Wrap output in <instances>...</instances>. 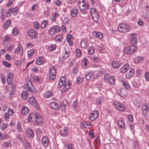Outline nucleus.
Here are the masks:
<instances>
[{"instance_id": "bf43d9fd", "label": "nucleus", "mask_w": 149, "mask_h": 149, "mask_svg": "<svg viewBox=\"0 0 149 149\" xmlns=\"http://www.w3.org/2000/svg\"><path fill=\"white\" fill-rule=\"evenodd\" d=\"M2 63L5 66L8 68L11 65L10 63L6 61H3Z\"/></svg>"}, {"instance_id": "09e8293b", "label": "nucleus", "mask_w": 149, "mask_h": 149, "mask_svg": "<svg viewBox=\"0 0 149 149\" xmlns=\"http://www.w3.org/2000/svg\"><path fill=\"white\" fill-rule=\"evenodd\" d=\"M88 62V60L86 58H84L82 60V63L84 65L85 67H86L87 63Z\"/></svg>"}, {"instance_id": "393cba45", "label": "nucleus", "mask_w": 149, "mask_h": 149, "mask_svg": "<svg viewBox=\"0 0 149 149\" xmlns=\"http://www.w3.org/2000/svg\"><path fill=\"white\" fill-rule=\"evenodd\" d=\"M131 43L132 44H136L137 43L136 36L135 35L133 34L132 35L130 38Z\"/></svg>"}, {"instance_id": "f257e3e1", "label": "nucleus", "mask_w": 149, "mask_h": 149, "mask_svg": "<svg viewBox=\"0 0 149 149\" xmlns=\"http://www.w3.org/2000/svg\"><path fill=\"white\" fill-rule=\"evenodd\" d=\"M29 122H33L36 125H41L42 124V119L40 115L37 112L34 111L29 114L28 118Z\"/></svg>"}, {"instance_id": "79ce46f5", "label": "nucleus", "mask_w": 149, "mask_h": 149, "mask_svg": "<svg viewBox=\"0 0 149 149\" xmlns=\"http://www.w3.org/2000/svg\"><path fill=\"white\" fill-rule=\"evenodd\" d=\"M28 93L27 91H24L21 94V96L22 98L24 100L26 99Z\"/></svg>"}, {"instance_id": "e433bc0d", "label": "nucleus", "mask_w": 149, "mask_h": 149, "mask_svg": "<svg viewBox=\"0 0 149 149\" xmlns=\"http://www.w3.org/2000/svg\"><path fill=\"white\" fill-rule=\"evenodd\" d=\"M70 52L69 50H67L65 49V52L63 54V58H65L69 56Z\"/></svg>"}, {"instance_id": "7ed1b4c3", "label": "nucleus", "mask_w": 149, "mask_h": 149, "mask_svg": "<svg viewBox=\"0 0 149 149\" xmlns=\"http://www.w3.org/2000/svg\"><path fill=\"white\" fill-rule=\"evenodd\" d=\"M118 29L120 32L125 33L129 31L130 27L127 24L125 23L120 24L118 26Z\"/></svg>"}, {"instance_id": "2f4dec72", "label": "nucleus", "mask_w": 149, "mask_h": 149, "mask_svg": "<svg viewBox=\"0 0 149 149\" xmlns=\"http://www.w3.org/2000/svg\"><path fill=\"white\" fill-rule=\"evenodd\" d=\"M36 62L38 65H42L43 63V57L42 56L38 57L36 60Z\"/></svg>"}, {"instance_id": "6e6552de", "label": "nucleus", "mask_w": 149, "mask_h": 149, "mask_svg": "<svg viewBox=\"0 0 149 149\" xmlns=\"http://www.w3.org/2000/svg\"><path fill=\"white\" fill-rule=\"evenodd\" d=\"M114 105L118 110L121 111H124L125 109V106L122 103H120L117 101L114 102Z\"/></svg>"}, {"instance_id": "3c124183", "label": "nucleus", "mask_w": 149, "mask_h": 149, "mask_svg": "<svg viewBox=\"0 0 149 149\" xmlns=\"http://www.w3.org/2000/svg\"><path fill=\"white\" fill-rule=\"evenodd\" d=\"M21 123L19 122H18L17 123V130L19 132L22 130V127L21 125Z\"/></svg>"}, {"instance_id": "6e6d98bb", "label": "nucleus", "mask_w": 149, "mask_h": 149, "mask_svg": "<svg viewBox=\"0 0 149 149\" xmlns=\"http://www.w3.org/2000/svg\"><path fill=\"white\" fill-rule=\"evenodd\" d=\"M12 8H10L7 11L6 13V15L7 17H9L12 14Z\"/></svg>"}, {"instance_id": "a19ab883", "label": "nucleus", "mask_w": 149, "mask_h": 149, "mask_svg": "<svg viewBox=\"0 0 149 149\" xmlns=\"http://www.w3.org/2000/svg\"><path fill=\"white\" fill-rule=\"evenodd\" d=\"M88 52L89 54L92 55L94 52V48L93 46L88 47Z\"/></svg>"}, {"instance_id": "9d476101", "label": "nucleus", "mask_w": 149, "mask_h": 149, "mask_svg": "<svg viewBox=\"0 0 149 149\" xmlns=\"http://www.w3.org/2000/svg\"><path fill=\"white\" fill-rule=\"evenodd\" d=\"M143 16L146 18L149 17V6H147L144 7L142 11Z\"/></svg>"}, {"instance_id": "1a4fd4ad", "label": "nucleus", "mask_w": 149, "mask_h": 149, "mask_svg": "<svg viewBox=\"0 0 149 149\" xmlns=\"http://www.w3.org/2000/svg\"><path fill=\"white\" fill-rule=\"evenodd\" d=\"M142 109L144 116L149 117V104H146L143 105Z\"/></svg>"}, {"instance_id": "5fc2aeb1", "label": "nucleus", "mask_w": 149, "mask_h": 149, "mask_svg": "<svg viewBox=\"0 0 149 149\" xmlns=\"http://www.w3.org/2000/svg\"><path fill=\"white\" fill-rule=\"evenodd\" d=\"M76 52L77 53V56L80 57L82 54V52L81 50L78 48H77L76 50Z\"/></svg>"}, {"instance_id": "13d9d810", "label": "nucleus", "mask_w": 149, "mask_h": 149, "mask_svg": "<svg viewBox=\"0 0 149 149\" xmlns=\"http://www.w3.org/2000/svg\"><path fill=\"white\" fill-rule=\"evenodd\" d=\"M92 76V73L89 72L86 75V78L87 80H89Z\"/></svg>"}, {"instance_id": "c03bdc74", "label": "nucleus", "mask_w": 149, "mask_h": 149, "mask_svg": "<svg viewBox=\"0 0 149 149\" xmlns=\"http://www.w3.org/2000/svg\"><path fill=\"white\" fill-rule=\"evenodd\" d=\"M47 24L48 21L47 20H43L41 24V28L42 29L44 28Z\"/></svg>"}, {"instance_id": "412c9836", "label": "nucleus", "mask_w": 149, "mask_h": 149, "mask_svg": "<svg viewBox=\"0 0 149 149\" xmlns=\"http://www.w3.org/2000/svg\"><path fill=\"white\" fill-rule=\"evenodd\" d=\"M93 34L94 37L99 39L102 38L103 37V36L101 33L97 32L96 31H94L93 32Z\"/></svg>"}, {"instance_id": "a878e982", "label": "nucleus", "mask_w": 149, "mask_h": 149, "mask_svg": "<svg viewBox=\"0 0 149 149\" xmlns=\"http://www.w3.org/2000/svg\"><path fill=\"white\" fill-rule=\"evenodd\" d=\"M134 72V69L132 68H130L129 70V71L126 74V77L127 78H129L132 75Z\"/></svg>"}, {"instance_id": "a18cd8bd", "label": "nucleus", "mask_w": 149, "mask_h": 149, "mask_svg": "<svg viewBox=\"0 0 149 149\" xmlns=\"http://www.w3.org/2000/svg\"><path fill=\"white\" fill-rule=\"evenodd\" d=\"M109 82L110 84L113 85L115 82V78L113 76H111L109 78Z\"/></svg>"}, {"instance_id": "c756f323", "label": "nucleus", "mask_w": 149, "mask_h": 149, "mask_svg": "<svg viewBox=\"0 0 149 149\" xmlns=\"http://www.w3.org/2000/svg\"><path fill=\"white\" fill-rule=\"evenodd\" d=\"M129 67V65L128 64H126L121 68L120 70L122 72H125L128 70Z\"/></svg>"}, {"instance_id": "774afa93", "label": "nucleus", "mask_w": 149, "mask_h": 149, "mask_svg": "<svg viewBox=\"0 0 149 149\" xmlns=\"http://www.w3.org/2000/svg\"><path fill=\"white\" fill-rule=\"evenodd\" d=\"M73 38V36L70 34H68L67 35L66 37L67 40H72Z\"/></svg>"}, {"instance_id": "7c9ffc66", "label": "nucleus", "mask_w": 149, "mask_h": 149, "mask_svg": "<svg viewBox=\"0 0 149 149\" xmlns=\"http://www.w3.org/2000/svg\"><path fill=\"white\" fill-rule=\"evenodd\" d=\"M111 65H112L115 68H119L121 65L120 63H119V62L115 61H113L112 62Z\"/></svg>"}, {"instance_id": "2eb2a0df", "label": "nucleus", "mask_w": 149, "mask_h": 149, "mask_svg": "<svg viewBox=\"0 0 149 149\" xmlns=\"http://www.w3.org/2000/svg\"><path fill=\"white\" fill-rule=\"evenodd\" d=\"M68 128L66 127H65L63 130H61L59 132L61 136H68Z\"/></svg>"}, {"instance_id": "6ab92c4d", "label": "nucleus", "mask_w": 149, "mask_h": 149, "mask_svg": "<svg viewBox=\"0 0 149 149\" xmlns=\"http://www.w3.org/2000/svg\"><path fill=\"white\" fill-rule=\"evenodd\" d=\"M70 84L69 82H67L64 84L63 88L61 90L62 92H64L67 91L70 87Z\"/></svg>"}, {"instance_id": "b1692460", "label": "nucleus", "mask_w": 149, "mask_h": 149, "mask_svg": "<svg viewBox=\"0 0 149 149\" xmlns=\"http://www.w3.org/2000/svg\"><path fill=\"white\" fill-rule=\"evenodd\" d=\"M21 111L23 115H26L28 112L29 109L27 107L23 106L22 107Z\"/></svg>"}, {"instance_id": "0e129e2a", "label": "nucleus", "mask_w": 149, "mask_h": 149, "mask_svg": "<svg viewBox=\"0 0 149 149\" xmlns=\"http://www.w3.org/2000/svg\"><path fill=\"white\" fill-rule=\"evenodd\" d=\"M54 28L55 32H58L60 30V27L58 26H55L54 27H53Z\"/></svg>"}, {"instance_id": "4be33fe9", "label": "nucleus", "mask_w": 149, "mask_h": 149, "mask_svg": "<svg viewBox=\"0 0 149 149\" xmlns=\"http://www.w3.org/2000/svg\"><path fill=\"white\" fill-rule=\"evenodd\" d=\"M66 81V78L65 77L63 76L61 77L58 82V85L61 87H63Z\"/></svg>"}, {"instance_id": "680f3d73", "label": "nucleus", "mask_w": 149, "mask_h": 149, "mask_svg": "<svg viewBox=\"0 0 149 149\" xmlns=\"http://www.w3.org/2000/svg\"><path fill=\"white\" fill-rule=\"evenodd\" d=\"M7 111L8 112V114L10 116H12L14 114L13 111L11 109L9 108Z\"/></svg>"}, {"instance_id": "69168bd1", "label": "nucleus", "mask_w": 149, "mask_h": 149, "mask_svg": "<svg viewBox=\"0 0 149 149\" xmlns=\"http://www.w3.org/2000/svg\"><path fill=\"white\" fill-rule=\"evenodd\" d=\"M61 108L62 111H65L66 109V105L64 103H62L60 104Z\"/></svg>"}, {"instance_id": "c85d7f7f", "label": "nucleus", "mask_w": 149, "mask_h": 149, "mask_svg": "<svg viewBox=\"0 0 149 149\" xmlns=\"http://www.w3.org/2000/svg\"><path fill=\"white\" fill-rule=\"evenodd\" d=\"M56 49V45L55 44H51L47 47V50L48 51L52 52Z\"/></svg>"}, {"instance_id": "dca6fc26", "label": "nucleus", "mask_w": 149, "mask_h": 149, "mask_svg": "<svg viewBox=\"0 0 149 149\" xmlns=\"http://www.w3.org/2000/svg\"><path fill=\"white\" fill-rule=\"evenodd\" d=\"M50 106L51 108L53 109L58 110L59 109V107L57 103L55 102H52L50 103Z\"/></svg>"}, {"instance_id": "f8f14e48", "label": "nucleus", "mask_w": 149, "mask_h": 149, "mask_svg": "<svg viewBox=\"0 0 149 149\" xmlns=\"http://www.w3.org/2000/svg\"><path fill=\"white\" fill-rule=\"evenodd\" d=\"M41 141L43 146L45 147H46L48 146L49 140L47 137L44 136L42 139Z\"/></svg>"}, {"instance_id": "aec40b11", "label": "nucleus", "mask_w": 149, "mask_h": 149, "mask_svg": "<svg viewBox=\"0 0 149 149\" xmlns=\"http://www.w3.org/2000/svg\"><path fill=\"white\" fill-rule=\"evenodd\" d=\"M63 35L59 34L56 36L55 37V39L56 41L60 42L62 41L64 38Z\"/></svg>"}, {"instance_id": "49530a36", "label": "nucleus", "mask_w": 149, "mask_h": 149, "mask_svg": "<svg viewBox=\"0 0 149 149\" xmlns=\"http://www.w3.org/2000/svg\"><path fill=\"white\" fill-rule=\"evenodd\" d=\"M4 42H8L10 41L11 38L8 35H5L3 38Z\"/></svg>"}, {"instance_id": "58836bf2", "label": "nucleus", "mask_w": 149, "mask_h": 149, "mask_svg": "<svg viewBox=\"0 0 149 149\" xmlns=\"http://www.w3.org/2000/svg\"><path fill=\"white\" fill-rule=\"evenodd\" d=\"M35 50L34 49L30 50L28 52V55L29 57L31 58L35 54Z\"/></svg>"}, {"instance_id": "20e7f679", "label": "nucleus", "mask_w": 149, "mask_h": 149, "mask_svg": "<svg viewBox=\"0 0 149 149\" xmlns=\"http://www.w3.org/2000/svg\"><path fill=\"white\" fill-rule=\"evenodd\" d=\"M137 49L136 47L134 45L129 46L125 48L124 50V53L130 54L134 53Z\"/></svg>"}, {"instance_id": "39448f33", "label": "nucleus", "mask_w": 149, "mask_h": 149, "mask_svg": "<svg viewBox=\"0 0 149 149\" xmlns=\"http://www.w3.org/2000/svg\"><path fill=\"white\" fill-rule=\"evenodd\" d=\"M56 71L55 68L51 67L49 69V78L50 81H54L56 78Z\"/></svg>"}, {"instance_id": "338daca9", "label": "nucleus", "mask_w": 149, "mask_h": 149, "mask_svg": "<svg viewBox=\"0 0 149 149\" xmlns=\"http://www.w3.org/2000/svg\"><path fill=\"white\" fill-rule=\"evenodd\" d=\"M33 80L34 81H36L37 82H39L40 81V79L38 77L36 76H34L33 77Z\"/></svg>"}, {"instance_id": "473e14b6", "label": "nucleus", "mask_w": 149, "mask_h": 149, "mask_svg": "<svg viewBox=\"0 0 149 149\" xmlns=\"http://www.w3.org/2000/svg\"><path fill=\"white\" fill-rule=\"evenodd\" d=\"M118 124L119 127L121 128H123L125 127V123L122 120H118Z\"/></svg>"}, {"instance_id": "f704fd0d", "label": "nucleus", "mask_w": 149, "mask_h": 149, "mask_svg": "<svg viewBox=\"0 0 149 149\" xmlns=\"http://www.w3.org/2000/svg\"><path fill=\"white\" fill-rule=\"evenodd\" d=\"M81 46L84 48H86L88 46V43L86 40H84L81 42Z\"/></svg>"}, {"instance_id": "ea45409f", "label": "nucleus", "mask_w": 149, "mask_h": 149, "mask_svg": "<svg viewBox=\"0 0 149 149\" xmlns=\"http://www.w3.org/2000/svg\"><path fill=\"white\" fill-rule=\"evenodd\" d=\"M74 146L72 144H67L64 147L63 149H74Z\"/></svg>"}, {"instance_id": "423d86ee", "label": "nucleus", "mask_w": 149, "mask_h": 149, "mask_svg": "<svg viewBox=\"0 0 149 149\" xmlns=\"http://www.w3.org/2000/svg\"><path fill=\"white\" fill-rule=\"evenodd\" d=\"M90 10L91 16L93 20L95 22H97L99 18V16L98 13L97 12L95 9L93 8H91Z\"/></svg>"}, {"instance_id": "e2e57ef3", "label": "nucleus", "mask_w": 149, "mask_h": 149, "mask_svg": "<svg viewBox=\"0 0 149 149\" xmlns=\"http://www.w3.org/2000/svg\"><path fill=\"white\" fill-rule=\"evenodd\" d=\"M143 60V59L141 57H138L135 60L136 62L138 63L142 61Z\"/></svg>"}, {"instance_id": "9b49d317", "label": "nucleus", "mask_w": 149, "mask_h": 149, "mask_svg": "<svg viewBox=\"0 0 149 149\" xmlns=\"http://www.w3.org/2000/svg\"><path fill=\"white\" fill-rule=\"evenodd\" d=\"M99 114V112L97 110L93 111L90 116V120L92 121H93L98 117Z\"/></svg>"}, {"instance_id": "f03ea898", "label": "nucleus", "mask_w": 149, "mask_h": 149, "mask_svg": "<svg viewBox=\"0 0 149 149\" xmlns=\"http://www.w3.org/2000/svg\"><path fill=\"white\" fill-rule=\"evenodd\" d=\"M26 84L23 86V88L26 90L30 91L31 93H35L36 92V89L34 87L32 84L31 81L30 80L29 78H27Z\"/></svg>"}, {"instance_id": "5701e85b", "label": "nucleus", "mask_w": 149, "mask_h": 149, "mask_svg": "<svg viewBox=\"0 0 149 149\" xmlns=\"http://www.w3.org/2000/svg\"><path fill=\"white\" fill-rule=\"evenodd\" d=\"M13 80V74L10 72L8 73V77L7 78V83L8 84H12Z\"/></svg>"}, {"instance_id": "a211bd4d", "label": "nucleus", "mask_w": 149, "mask_h": 149, "mask_svg": "<svg viewBox=\"0 0 149 149\" xmlns=\"http://www.w3.org/2000/svg\"><path fill=\"white\" fill-rule=\"evenodd\" d=\"M78 10L77 8H72L71 10V15L73 17H75L78 14Z\"/></svg>"}, {"instance_id": "4468645a", "label": "nucleus", "mask_w": 149, "mask_h": 149, "mask_svg": "<svg viewBox=\"0 0 149 149\" xmlns=\"http://www.w3.org/2000/svg\"><path fill=\"white\" fill-rule=\"evenodd\" d=\"M28 102L32 105L36 107H38V105L35 98L33 97H29L28 99Z\"/></svg>"}, {"instance_id": "864d4df0", "label": "nucleus", "mask_w": 149, "mask_h": 149, "mask_svg": "<svg viewBox=\"0 0 149 149\" xmlns=\"http://www.w3.org/2000/svg\"><path fill=\"white\" fill-rule=\"evenodd\" d=\"M18 30L16 28H14L12 31V33L14 36H15L18 34Z\"/></svg>"}, {"instance_id": "ddd939ff", "label": "nucleus", "mask_w": 149, "mask_h": 149, "mask_svg": "<svg viewBox=\"0 0 149 149\" xmlns=\"http://www.w3.org/2000/svg\"><path fill=\"white\" fill-rule=\"evenodd\" d=\"M28 34L31 38L33 39H35L37 36L36 32L33 29H30L29 30Z\"/></svg>"}, {"instance_id": "603ef678", "label": "nucleus", "mask_w": 149, "mask_h": 149, "mask_svg": "<svg viewBox=\"0 0 149 149\" xmlns=\"http://www.w3.org/2000/svg\"><path fill=\"white\" fill-rule=\"evenodd\" d=\"M25 146L26 147V149H31V145L28 142H26L25 143Z\"/></svg>"}, {"instance_id": "0eeeda50", "label": "nucleus", "mask_w": 149, "mask_h": 149, "mask_svg": "<svg viewBox=\"0 0 149 149\" xmlns=\"http://www.w3.org/2000/svg\"><path fill=\"white\" fill-rule=\"evenodd\" d=\"M78 6L81 12H84L86 10L85 0H81L78 2Z\"/></svg>"}, {"instance_id": "4c0bfd02", "label": "nucleus", "mask_w": 149, "mask_h": 149, "mask_svg": "<svg viewBox=\"0 0 149 149\" xmlns=\"http://www.w3.org/2000/svg\"><path fill=\"white\" fill-rule=\"evenodd\" d=\"M11 23V22L10 20H7L5 23L4 24L3 26V28L4 29H7L9 26L10 25Z\"/></svg>"}, {"instance_id": "8fccbe9b", "label": "nucleus", "mask_w": 149, "mask_h": 149, "mask_svg": "<svg viewBox=\"0 0 149 149\" xmlns=\"http://www.w3.org/2000/svg\"><path fill=\"white\" fill-rule=\"evenodd\" d=\"M0 77L2 80V83L4 85L6 82V77L2 74H1Z\"/></svg>"}, {"instance_id": "cd10ccee", "label": "nucleus", "mask_w": 149, "mask_h": 149, "mask_svg": "<svg viewBox=\"0 0 149 149\" xmlns=\"http://www.w3.org/2000/svg\"><path fill=\"white\" fill-rule=\"evenodd\" d=\"M53 93L50 91H46L43 94L44 97L45 98H48L53 96Z\"/></svg>"}, {"instance_id": "f3484780", "label": "nucleus", "mask_w": 149, "mask_h": 149, "mask_svg": "<svg viewBox=\"0 0 149 149\" xmlns=\"http://www.w3.org/2000/svg\"><path fill=\"white\" fill-rule=\"evenodd\" d=\"M26 134L28 137L31 138L34 136V133L32 129H28L26 132Z\"/></svg>"}, {"instance_id": "de8ad7c7", "label": "nucleus", "mask_w": 149, "mask_h": 149, "mask_svg": "<svg viewBox=\"0 0 149 149\" xmlns=\"http://www.w3.org/2000/svg\"><path fill=\"white\" fill-rule=\"evenodd\" d=\"M48 32L49 35H53L54 34L55 32L53 27H51L50 28L48 31Z\"/></svg>"}, {"instance_id": "052dcab7", "label": "nucleus", "mask_w": 149, "mask_h": 149, "mask_svg": "<svg viewBox=\"0 0 149 149\" xmlns=\"http://www.w3.org/2000/svg\"><path fill=\"white\" fill-rule=\"evenodd\" d=\"M145 77L146 80V81H149V72L147 71H146L145 73Z\"/></svg>"}, {"instance_id": "37998d69", "label": "nucleus", "mask_w": 149, "mask_h": 149, "mask_svg": "<svg viewBox=\"0 0 149 149\" xmlns=\"http://www.w3.org/2000/svg\"><path fill=\"white\" fill-rule=\"evenodd\" d=\"M123 84L126 89L128 90L130 88V85L126 81H123Z\"/></svg>"}, {"instance_id": "c9c22d12", "label": "nucleus", "mask_w": 149, "mask_h": 149, "mask_svg": "<svg viewBox=\"0 0 149 149\" xmlns=\"http://www.w3.org/2000/svg\"><path fill=\"white\" fill-rule=\"evenodd\" d=\"M16 88V85L15 84H12L10 85V94H13L14 93Z\"/></svg>"}, {"instance_id": "bb28decb", "label": "nucleus", "mask_w": 149, "mask_h": 149, "mask_svg": "<svg viewBox=\"0 0 149 149\" xmlns=\"http://www.w3.org/2000/svg\"><path fill=\"white\" fill-rule=\"evenodd\" d=\"M15 53L17 54L19 53L20 54H22L23 53V48L21 46H19L17 48L15 51Z\"/></svg>"}, {"instance_id": "4d7b16f0", "label": "nucleus", "mask_w": 149, "mask_h": 149, "mask_svg": "<svg viewBox=\"0 0 149 149\" xmlns=\"http://www.w3.org/2000/svg\"><path fill=\"white\" fill-rule=\"evenodd\" d=\"M33 25L34 27L36 29H38L40 28V24L37 21L33 23Z\"/></svg>"}, {"instance_id": "72a5a7b5", "label": "nucleus", "mask_w": 149, "mask_h": 149, "mask_svg": "<svg viewBox=\"0 0 149 149\" xmlns=\"http://www.w3.org/2000/svg\"><path fill=\"white\" fill-rule=\"evenodd\" d=\"M139 145V143L137 141L134 140L133 141L132 146L134 149H138Z\"/></svg>"}]
</instances>
